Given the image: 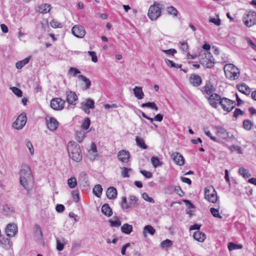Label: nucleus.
<instances>
[{
    "mask_svg": "<svg viewBox=\"0 0 256 256\" xmlns=\"http://www.w3.org/2000/svg\"><path fill=\"white\" fill-rule=\"evenodd\" d=\"M70 157L76 162H80L82 160V154L80 146L74 142H70L67 146Z\"/></svg>",
    "mask_w": 256,
    "mask_h": 256,
    "instance_id": "obj_1",
    "label": "nucleus"
},
{
    "mask_svg": "<svg viewBox=\"0 0 256 256\" xmlns=\"http://www.w3.org/2000/svg\"><path fill=\"white\" fill-rule=\"evenodd\" d=\"M20 183L24 189L28 190V182L32 180L30 168L27 165L22 166L20 172Z\"/></svg>",
    "mask_w": 256,
    "mask_h": 256,
    "instance_id": "obj_2",
    "label": "nucleus"
},
{
    "mask_svg": "<svg viewBox=\"0 0 256 256\" xmlns=\"http://www.w3.org/2000/svg\"><path fill=\"white\" fill-rule=\"evenodd\" d=\"M224 70L226 78L230 80H236L240 76V70L233 64H226Z\"/></svg>",
    "mask_w": 256,
    "mask_h": 256,
    "instance_id": "obj_3",
    "label": "nucleus"
},
{
    "mask_svg": "<svg viewBox=\"0 0 256 256\" xmlns=\"http://www.w3.org/2000/svg\"><path fill=\"white\" fill-rule=\"evenodd\" d=\"M162 4L159 2H154V4L149 8L148 16L152 20H156L161 15Z\"/></svg>",
    "mask_w": 256,
    "mask_h": 256,
    "instance_id": "obj_4",
    "label": "nucleus"
},
{
    "mask_svg": "<svg viewBox=\"0 0 256 256\" xmlns=\"http://www.w3.org/2000/svg\"><path fill=\"white\" fill-rule=\"evenodd\" d=\"M198 57L200 62L206 68H211L214 66V60L210 52H201Z\"/></svg>",
    "mask_w": 256,
    "mask_h": 256,
    "instance_id": "obj_5",
    "label": "nucleus"
},
{
    "mask_svg": "<svg viewBox=\"0 0 256 256\" xmlns=\"http://www.w3.org/2000/svg\"><path fill=\"white\" fill-rule=\"evenodd\" d=\"M204 198L209 202L215 203L218 200L217 194L212 186H208L205 188Z\"/></svg>",
    "mask_w": 256,
    "mask_h": 256,
    "instance_id": "obj_6",
    "label": "nucleus"
},
{
    "mask_svg": "<svg viewBox=\"0 0 256 256\" xmlns=\"http://www.w3.org/2000/svg\"><path fill=\"white\" fill-rule=\"evenodd\" d=\"M244 24L248 27L254 26L256 23V12H249L246 13L242 18Z\"/></svg>",
    "mask_w": 256,
    "mask_h": 256,
    "instance_id": "obj_7",
    "label": "nucleus"
},
{
    "mask_svg": "<svg viewBox=\"0 0 256 256\" xmlns=\"http://www.w3.org/2000/svg\"><path fill=\"white\" fill-rule=\"evenodd\" d=\"M220 104L224 111L230 112L235 107V101L223 98L220 102Z\"/></svg>",
    "mask_w": 256,
    "mask_h": 256,
    "instance_id": "obj_8",
    "label": "nucleus"
},
{
    "mask_svg": "<svg viewBox=\"0 0 256 256\" xmlns=\"http://www.w3.org/2000/svg\"><path fill=\"white\" fill-rule=\"evenodd\" d=\"M27 121L26 114L22 113L18 116L16 120L12 124L14 128L16 130H20L25 126Z\"/></svg>",
    "mask_w": 256,
    "mask_h": 256,
    "instance_id": "obj_9",
    "label": "nucleus"
},
{
    "mask_svg": "<svg viewBox=\"0 0 256 256\" xmlns=\"http://www.w3.org/2000/svg\"><path fill=\"white\" fill-rule=\"evenodd\" d=\"M65 100L59 98H54L51 100L50 106L56 110H60L64 108Z\"/></svg>",
    "mask_w": 256,
    "mask_h": 256,
    "instance_id": "obj_10",
    "label": "nucleus"
},
{
    "mask_svg": "<svg viewBox=\"0 0 256 256\" xmlns=\"http://www.w3.org/2000/svg\"><path fill=\"white\" fill-rule=\"evenodd\" d=\"M80 105L82 109L88 114H90V109H94L95 108L94 101L90 98L82 102Z\"/></svg>",
    "mask_w": 256,
    "mask_h": 256,
    "instance_id": "obj_11",
    "label": "nucleus"
},
{
    "mask_svg": "<svg viewBox=\"0 0 256 256\" xmlns=\"http://www.w3.org/2000/svg\"><path fill=\"white\" fill-rule=\"evenodd\" d=\"M72 34L78 38H82L86 34V30L84 26L80 25H76L72 29Z\"/></svg>",
    "mask_w": 256,
    "mask_h": 256,
    "instance_id": "obj_12",
    "label": "nucleus"
},
{
    "mask_svg": "<svg viewBox=\"0 0 256 256\" xmlns=\"http://www.w3.org/2000/svg\"><path fill=\"white\" fill-rule=\"evenodd\" d=\"M66 100L69 104L76 105L78 100L76 94L71 90H67L66 92Z\"/></svg>",
    "mask_w": 256,
    "mask_h": 256,
    "instance_id": "obj_13",
    "label": "nucleus"
},
{
    "mask_svg": "<svg viewBox=\"0 0 256 256\" xmlns=\"http://www.w3.org/2000/svg\"><path fill=\"white\" fill-rule=\"evenodd\" d=\"M220 96L218 94L214 93L212 94L209 98H208V102L210 106L214 108H216L218 104H220V102L221 100Z\"/></svg>",
    "mask_w": 256,
    "mask_h": 256,
    "instance_id": "obj_14",
    "label": "nucleus"
},
{
    "mask_svg": "<svg viewBox=\"0 0 256 256\" xmlns=\"http://www.w3.org/2000/svg\"><path fill=\"white\" fill-rule=\"evenodd\" d=\"M18 232V227L16 224H9L6 228V232L8 236H14Z\"/></svg>",
    "mask_w": 256,
    "mask_h": 256,
    "instance_id": "obj_15",
    "label": "nucleus"
},
{
    "mask_svg": "<svg viewBox=\"0 0 256 256\" xmlns=\"http://www.w3.org/2000/svg\"><path fill=\"white\" fill-rule=\"evenodd\" d=\"M118 158L122 162H128L130 158V154L127 150H122L118 152Z\"/></svg>",
    "mask_w": 256,
    "mask_h": 256,
    "instance_id": "obj_16",
    "label": "nucleus"
},
{
    "mask_svg": "<svg viewBox=\"0 0 256 256\" xmlns=\"http://www.w3.org/2000/svg\"><path fill=\"white\" fill-rule=\"evenodd\" d=\"M189 81L191 84L194 86H198L202 83V78L200 76L196 74H192L190 76Z\"/></svg>",
    "mask_w": 256,
    "mask_h": 256,
    "instance_id": "obj_17",
    "label": "nucleus"
},
{
    "mask_svg": "<svg viewBox=\"0 0 256 256\" xmlns=\"http://www.w3.org/2000/svg\"><path fill=\"white\" fill-rule=\"evenodd\" d=\"M46 125L50 130L54 131L57 128L58 122L56 118L50 117L49 120L46 119Z\"/></svg>",
    "mask_w": 256,
    "mask_h": 256,
    "instance_id": "obj_18",
    "label": "nucleus"
},
{
    "mask_svg": "<svg viewBox=\"0 0 256 256\" xmlns=\"http://www.w3.org/2000/svg\"><path fill=\"white\" fill-rule=\"evenodd\" d=\"M214 129L216 130V134L220 137L222 138L223 139H226L228 136V134L226 130L221 126H215L214 127Z\"/></svg>",
    "mask_w": 256,
    "mask_h": 256,
    "instance_id": "obj_19",
    "label": "nucleus"
},
{
    "mask_svg": "<svg viewBox=\"0 0 256 256\" xmlns=\"http://www.w3.org/2000/svg\"><path fill=\"white\" fill-rule=\"evenodd\" d=\"M174 161L179 166H183L184 164V160L182 156L179 152H174L172 155Z\"/></svg>",
    "mask_w": 256,
    "mask_h": 256,
    "instance_id": "obj_20",
    "label": "nucleus"
},
{
    "mask_svg": "<svg viewBox=\"0 0 256 256\" xmlns=\"http://www.w3.org/2000/svg\"><path fill=\"white\" fill-rule=\"evenodd\" d=\"M88 156L92 161L94 160L98 156L96 146L94 142L91 144V148L88 151Z\"/></svg>",
    "mask_w": 256,
    "mask_h": 256,
    "instance_id": "obj_21",
    "label": "nucleus"
},
{
    "mask_svg": "<svg viewBox=\"0 0 256 256\" xmlns=\"http://www.w3.org/2000/svg\"><path fill=\"white\" fill-rule=\"evenodd\" d=\"M106 196L110 200H114L116 198L117 190L113 186L109 187L106 192Z\"/></svg>",
    "mask_w": 256,
    "mask_h": 256,
    "instance_id": "obj_22",
    "label": "nucleus"
},
{
    "mask_svg": "<svg viewBox=\"0 0 256 256\" xmlns=\"http://www.w3.org/2000/svg\"><path fill=\"white\" fill-rule=\"evenodd\" d=\"M133 92L134 96L138 100H142L144 97V93L142 92V88L141 86H136L133 89Z\"/></svg>",
    "mask_w": 256,
    "mask_h": 256,
    "instance_id": "obj_23",
    "label": "nucleus"
},
{
    "mask_svg": "<svg viewBox=\"0 0 256 256\" xmlns=\"http://www.w3.org/2000/svg\"><path fill=\"white\" fill-rule=\"evenodd\" d=\"M156 232L155 229L150 225L146 226L142 230V234L144 238H146L147 234L148 233L152 236L154 235Z\"/></svg>",
    "mask_w": 256,
    "mask_h": 256,
    "instance_id": "obj_24",
    "label": "nucleus"
},
{
    "mask_svg": "<svg viewBox=\"0 0 256 256\" xmlns=\"http://www.w3.org/2000/svg\"><path fill=\"white\" fill-rule=\"evenodd\" d=\"M34 236L37 240H42L43 238V234L42 229L40 226L36 224L34 227Z\"/></svg>",
    "mask_w": 256,
    "mask_h": 256,
    "instance_id": "obj_25",
    "label": "nucleus"
},
{
    "mask_svg": "<svg viewBox=\"0 0 256 256\" xmlns=\"http://www.w3.org/2000/svg\"><path fill=\"white\" fill-rule=\"evenodd\" d=\"M193 238L198 242H202L206 238V234L202 232L197 230L194 232Z\"/></svg>",
    "mask_w": 256,
    "mask_h": 256,
    "instance_id": "obj_26",
    "label": "nucleus"
},
{
    "mask_svg": "<svg viewBox=\"0 0 256 256\" xmlns=\"http://www.w3.org/2000/svg\"><path fill=\"white\" fill-rule=\"evenodd\" d=\"M237 88L242 93L246 95H249L250 93V88L246 84L237 85Z\"/></svg>",
    "mask_w": 256,
    "mask_h": 256,
    "instance_id": "obj_27",
    "label": "nucleus"
},
{
    "mask_svg": "<svg viewBox=\"0 0 256 256\" xmlns=\"http://www.w3.org/2000/svg\"><path fill=\"white\" fill-rule=\"evenodd\" d=\"M50 10V5L49 4H42L38 7L36 10L42 14L48 12Z\"/></svg>",
    "mask_w": 256,
    "mask_h": 256,
    "instance_id": "obj_28",
    "label": "nucleus"
},
{
    "mask_svg": "<svg viewBox=\"0 0 256 256\" xmlns=\"http://www.w3.org/2000/svg\"><path fill=\"white\" fill-rule=\"evenodd\" d=\"M68 243L66 240L64 238H61L60 239L56 238V249L58 251L63 250L64 245Z\"/></svg>",
    "mask_w": 256,
    "mask_h": 256,
    "instance_id": "obj_29",
    "label": "nucleus"
},
{
    "mask_svg": "<svg viewBox=\"0 0 256 256\" xmlns=\"http://www.w3.org/2000/svg\"><path fill=\"white\" fill-rule=\"evenodd\" d=\"M78 181L83 184L84 186H88V175L84 172L80 173L78 176Z\"/></svg>",
    "mask_w": 256,
    "mask_h": 256,
    "instance_id": "obj_30",
    "label": "nucleus"
},
{
    "mask_svg": "<svg viewBox=\"0 0 256 256\" xmlns=\"http://www.w3.org/2000/svg\"><path fill=\"white\" fill-rule=\"evenodd\" d=\"M102 212L106 216L109 217L112 214V212L107 204H104L102 207Z\"/></svg>",
    "mask_w": 256,
    "mask_h": 256,
    "instance_id": "obj_31",
    "label": "nucleus"
},
{
    "mask_svg": "<svg viewBox=\"0 0 256 256\" xmlns=\"http://www.w3.org/2000/svg\"><path fill=\"white\" fill-rule=\"evenodd\" d=\"M0 244L5 249H9L12 246V242L10 238H2L0 240Z\"/></svg>",
    "mask_w": 256,
    "mask_h": 256,
    "instance_id": "obj_32",
    "label": "nucleus"
},
{
    "mask_svg": "<svg viewBox=\"0 0 256 256\" xmlns=\"http://www.w3.org/2000/svg\"><path fill=\"white\" fill-rule=\"evenodd\" d=\"M132 226L128 224H124L120 228L122 232L126 234H130L132 232Z\"/></svg>",
    "mask_w": 256,
    "mask_h": 256,
    "instance_id": "obj_33",
    "label": "nucleus"
},
{
    "mask_svg": "<svg viewBox=\"0 0 256 256\" xmlns=\"http://www.w3.org/2000/svg\"><path fill=\"white\" fill-rule=\"evenodd\" d=\"M14 212V208L8 204L4 205L2 208V213L4 215L9 216Z\"/></svg>",
    "mask_w": 256,
    "mask_h": 256,
    "instance_id": "obj_34",
    "label": "nucleus"
},
{
    "mask_svg": "<svg viewBox=\"0 0 256 256\" xmlns=\"http://www.w3.org/2000/svg\"><path fill=\"white\" fill-rule=\"evenodd\" d=\"M30 60V57H28L22 60L18 61L16 63V68L18 70L22 68L25 65L28 64Z\"/></svg>",
    "mask_w": 256,
    "mask_h": 256,
    "instance_id": "obj_35",
    "label": "nucleus"
},
{
    "mask_svg": "<svg viewBox=\"0 0 256 256\" xmlns=\"http://www.w3.org/2000/svg\"><path fill=\"white\" fill-rule=\"evenodd\" d=\"M166 10L168 14L172 15L174 17L177 16L178 14V10L172 6H169L167 7Z\"/></svg>",
    "mask_w": 256,
    "mask_h": 256,
    "instance_id": "obj_36",
    "label": "nucleus"
},
{
    "mask_svg": "<svg viewBox=\"0 0 256 256\" xmlns=\"http://www.w3.org/2000/svg\"><path fill=\"white\" fill-rule=\"evenodd\" d=\"M102 191V188L100 184L96 185L93 188V192L94 194L98 198L100 196Z\"/></svg>",
    "mask_w": 256,
    "mask_h": 256,
    "instance_id": "obj_37",
    "label": "nucleus"
},
{
    "mask_svg": "<svg viewBox=\"0 0 256 256\" xmlns=\"http://www.w3.org/2000/svg\"><path fill=\"white\" fill-rule=\"evenodd\" d=\"M136 144L138 147L142 149H146L147 148V146L145 144L144 140L142 138L136 136Z\"/></svg>",
    "mask_w": 256,
    "mask_h": 256,
    "instance_id": "obj_38",
    "label": "nucleus"
},
{
    "mask_svg": "<svg viewBox=\"0 0 256 256\" xmlns=\"http://www.w3.org/2000/svg\"><path fill=\"white\" fill-rule=\"evenodd\" d=\"M238 173L244 178H248L250 176L249 170L243 167H241L239 168Z\"/></svg>",
    "mask_w": 256,
    "mask_h": 256,
    "instance_id": "obj_39",
    "label": "nucleus"
},
{
    "mask_svg": "<svg viewBox=\"0 0 256 256\" xmlns=\"http://www.w3.org/2000/svg\"><path fill=\"white\" fill-rule=\"evenodd\" d=\"M78 78L80 80H82L86 84V89H88L91 86V82L89 78H87L83 75H80L78 76Z\"/></svg>",
    "mask_w": 256,
    "mask_h": 256,
    "instance_id": "obj_40",
    "label": "nucleus"
},
{
    "mask_svg": "<svg viewBox=\"0 0 256 256\" xmlns=\"http://www.w3.org/2000/svg\"><path fill=\"white\" fill-rule=\"evenodd\" d=\"M228 246L230 251H232L234 250L241 249L242 248V244H237L232 242H228Z\"/></svg>",
    "mask_w": 256,
    "mask_h": 256,
    "instance_id": "obj_41",
    "label": "nucleus"
},
{
    "mask_svg": "<svg viewBox=\"0 0 256 256\" xmlns=\"http://www.w3.org/2000/svg\"><path fill=\"white\" fill-rule=\"evenodd\" d=\"M151 162L154 168L161 166L162 164V162L160 160L158 157L156 156L152 157Z\"/></svg>",
    "mask_w": 256,
    "mask_h": 256,
    "instance_id": "obj_42",
    "label": "nucleus"
},
{
    "mask_svg": "<svg viewBox=\"0 0 256 256\" xmlns=\"http://www.w3.org/2000/svg\"><path fill=\"white\" fill-rule=\"evenodd\" d=\"M141 106L142 108H144V107L150 108L156 111L158 110V108L156 106V104L154 102H148L142 104Z\"/></svg>",
    "mask_w": 256,
    "mask_h": 256,
    "instance_id": "obj_43",
    "label": "nucleus"
},
{
    "mask_svg": "<svg viewBox=\"0 0 256 256\" xmlns=\"http://www.w3.org/2000/svg\"><path fill=\"white\" fill-rule=\"evenodd\" d=\"M68 184L71 188H74L77 185L76 180L75 177H71L68 180Z\"/></svg>",
    "mask_w": 256,
    "mask_h": 256,
    "instance_id": "obj_44",
    "label": "nucleus"
},
{
    "mask_svg": "<svg viewBox=\"0 0 256 256\" xmlns=\"http://www.w3.org/2000/svg\"><path fill=\"white\" fill-rule=\"evenodd\" d=\"M172 244V241L170 240L166 239L164 241H162L160 244V246L162 248L167 249L168 248L170 247Z\"/></svg>",
    "mask_w": 256,
    "mask_h": 256,
    "instance_id": "obj_45",
    "label": "nucleus"
},
{
    "mask_svg": "<svg viewBox=\"0 0 256 256\" xmlns=\"http://www.w3.org/2000/svg\"><path fill=\"white\" fill-rule=\"evenodd\" d=\"M130 199V206L136 207L138 205V198L134 196H130L129 197Z\"/></svg>",
    "mask_w": 256,
    "mask_h": 256,
    "instance_id": "obj_46",
    "label": "nucleus"
},
{
    "mask_svg": "<svg viewBox=\"0 0 256 256\" xmlns=\"http://www.w3.org/2000/svg\"><path fill=\"white\" fill-rule=\"evenodd\" d=\"M164 61L167 64L168 66L171 68H180L182 67L181 64H176L174 62L172 61L168 60L167 58L164 59Z\"/></svg>",
    "mask_w": 256,
    "mask_h": 256,
    "instance_id": "obj_47",
    "label": "nucleus"
},
{
    "mask_svg": "<svg viewBox=\"0 0 256 256\" xmlns=\"http://www.w3.org/2000/svg\"><path fill=\"white\" fill-rule=\"evenodd\" d=\"M90 124V120L88 118H84L82 124L81 126V128L82 129L84 130H86L88 128Z\"/></svg>",
    "mask_w": 256,
    "mask_h": 256,
    "instance_id": "obj_48",
    "label": "nucleus"
},
{
    "mask_svg": "<svg viewBox=\"0 0 256 256\" xmlns=\"http://www.w3.org/2000/svg\"><path fill=\"white\" fill-rule=\"evenodd\" d=\"M204 132L206 135L210 138L212 140L216 142H219V140L216 137L212 136L210 131L208 130L207 128H204Z\"/></svg>",
    "mask_w": 256,
    "mask_h": 256,
    "instance_id": "obj_49",
    "label": "nucleus"
},
{
    "mask_svg": "<svg viewBox=\"0 0 256 256\" xmlns=\"http://www.w3.org/2000/svg\"><path fill=\"white\" fill-rule=\"evenodd\" d=\"M212 214L215 218H222V216L219 213L218 209L214 208H211L210 210Z\"/></svg>",
    "mask_w": 256,
    "mask_h": 256,
    "instance_id": "obj_50",
    "label": "nucleus"
},
{
    "mask_svg": "<svg viewBox=\"0 0 256 256\" xmlns=\"http://www.w3.org/2000/svg\"><path fill=\"white\" fill-rule=\"evenodd\" d=\"M50 25L52 27L54 28H61L62 27V23L59 22L56 20H51L50 22Z\"/></svg>",
    "mask_w": 256,
    "mask_h": 256,
    "instance_id": "obj_51",
    "label": "nucleus"
},
{
    "mask_svg": "<svg viewBox=\"0 0 256 256\" xmlns=\"http://www.w3.org/2000/svg\"><path fill=\"white\" fill-rule=\"evenodd\" d=\"M132 171V169L127 168H122L121 174L123 178H128V173Z\"/></svg>",
    "mask_w": 256,
    "mask_h": 256,
    "instance_id": "obj_52",
    "label": "nucleus"
},
{
    "mask_svg": "<svg viewBox=\"0 0 256 256\" xmlns=\"http://www.w3.org/2000/svg\"><path fill=\"white\" fill-rule=\"evenodd\" d=\"M116 220H108L110 225L112 227H119L121 225V222L118 220V218H116Z\"/></svg>",
    "mask_w": 256,
    "mask_h": 256,
    "instance_id": "obj_53",
    "label": "nucleus"
},
{
    "mask_svg": "<svg viewBox=\"0 0 256 256\" xmlns=\"http://www.w3.org/2000/svg\"><path fill=\"white\" fill-rule=\"evenodd\" d=\"M252 123L250 120H244L243 122V126L246 130H250L252 126Z\"/></svg>",
    "mask_w": 256,
    "mask_h": 256,
    "instance_id": "obj_54",
    "label": "nucleus"
},
{
    "mask_svg": "<svg viewBox=\"0 0 256 256\" xmlns=\"http://www.w3.org/2000/svg\"><path fill=\"white\" fill-rule=\"evenodd\" d=\"M85 137V134L82 131H77L76 132V140L78 142H81Z\"/></svg>",
    "mask_w": 256,
    "mask_h": 256,
    "instance_id": "obj_55",
    "label": "nucleus"
},
{
    "mask_svg": "<svg viewBox=\"0 0 256 256\" xmlns=\"http://www.w3.org/2000/svg\"><path fill=\"white\" fill-rule=\"evenodd\" d=\"M80 72L75 68H70L68 72V74L73 76H76L77 74H80Z\"/></svg>",
    "mask_w": 256,
    "mask_h": 256,
    "instance_id": "obj_56",
    "label": "nucleus"
},
{
    "mask_svg": "<svg viewBox=\"0 0 256 256\" xmlns=\"http://www.w3.org/2000/svg\"><path fill=\"white\" fill-rule=\"evenodd\" d=\"M10 89L12 90V92L18 96V97L22 96V91L20 89H19L16 87H12V88H10Z\"/></svg>",
    "mask_w": 256,
    "mask_h": 256,
    "instance_id": "obj_57",
    "label": "nucleus"
},
{
    "mask_svg": "<svg viewBox=\"0 0 256 256\" xmlns=\"http://www.w3.org/2000/svg\"><path fill=\"white\" fill-rule=\"evenodd\" d=\"M26 147L29 150V151H30V154L32 155H33L34 153V149L33 148V146H32V142L29 140H26Z\"/></svg>",
    "mask_w": 256,
    "mask_h": 256,
    "instance_id": "obj_58",
    "label": "nucleus"
},
{
    "mask_svg": "<svg viewBox=\"0 0 256 256\" xmlns=\"http://www.w3.org/2000/svg\"><path fill=\"white\" fill-rule=\"evenodd\" d=\"M121 206L123 209H128L130 208V206L127 204L126 198L125 196L122 198Z\"/></svg>",
    "mask_w": 256,
    "mask_h": 256,
    "instance_id": "obj_59",
    "label": "nucleus"
},
{
    "mask_svg": "<svg viewBox=\"0 0 256 256\" xmlns=\"http://www.w3.org/2000/svg\"><path fill=\"white\" fill-rule=\"evenodd\" d=\"M204 91L207 94L210 95L212 94V92L213 90H212V86H211L210 84H206L204 86Z\"/></svg>",
    "mask_w": 256,
    "mask_h": 256,
    "instance_id": "obj_60",
    "label": "nucleus"
},
{
    "mask_svg": "<svg viewBox=\"0 0 256 256\" xmlns=\"http://www.w3.org/2000/svg\"><path fill=\"white\" fill-rule=\"evenodd\" d=\"M142 198L145 200L151 203H154V200L151 197H150L148 194L144 192L142 195Z\"/></svg>",
    "mask_w": 256,
    "mask_h": 256,
    "instance_id": "obj_61",
    "label": "nucleus"
},
{
    "mask_svg": "<svg viewBox=\"0 0 256 256\" xmlns=\"http://www.w3.org/2000/svg\"><path fill=\"white\" fill-rule=\"evenodd\" d=\"M88 54L91 56L92 60L94 62H98V58L96 55V54L94 51H89L88 52Z\"/></svg>",
    "mask_w": 256,
    "mask_h": 256,
    "instance_id": "obj_62",
    "label": "nucleus"
},
{
    "mask_svg": "<svg viewBox=\"0 0 256 256\" xmlns=\"http://www.w3.org/2000/svg\"><path fill=\"white\" fill-rule=\"evenodd\" d=\"M229 148L232 152L237 151L239 154L242 153L240 147L238 146H232L229 147Z\"/></svg>",
    "mask_w": 256,
    "mask_h": 256,
    "instance_id": "obj_63",
    "label": "nucleus"
},
{
    "mask_svg": "<svg viewBox=\"0 0 256 256\" xmlns=\"http://www.w3.org/2000/svg\"><path fill=\"white\" fill-rule=\"evenodd\" d=\"M180 50H182L183 52H186L188 48V44L186 42H180Z\"/></svg>",
    "mask_w": 256,
    "mask_h": 256,
    "instance_id": "obj_64",
    "label": "nucleus"
}]
</instances>
